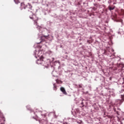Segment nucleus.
<instances>
[{"mask_svg":"<svg viewBox=\"0 0 124 124\" xmlns=\"http://www.w3.org/2000/svg\"><path fill=\"white\" fill-rule=\"evenodd\" d=\"M30 13L32 15V16H30V19H32L34 22V25H37V21H38V17L36 16L33 13H32V12H31Z\"/></svg>","mask_w":124,"mask_h":124,"instance_id":"obj_1","label":"nucleus"},{"mask_svg":"<svg viewBox=\"0 0 124 124\" xmlns=\"http://www.w3.org/2000/svg\"><path fill=\"white\" fill-rule=\"evenodd\" d=\"M44 59V57L43 56H41L39 59H38L37 61H36V63L37 64H42L43 63V60Z\"/></svg>","mask_w":124,"mask_h":124,"instance_id":"obj_2","label":"nucleus"},{"mask_svg":"<svg viewBox=\"0 0 124 124\" xmlns=\"http://www.w3.org/2000/svg\"><path fill=\"white\" fill-rule=\"evenodd\" d=\"M60 91H61L63 94H65V95H67V93H66V91H65V89H64V88L62 87H61Z\"/></svg>","mask_w":124,"mask_h":124,"instance_id":"obj_3","label":"nucleus"},{"mask_svg":"<svg viewBox=\"0 0 124 124\" xmlns=\"http://www.w3.org/2000/svg\"><path fill=\"white\" fill-rule=\"evenodd\" d=\"M118 67H119V72H121V71H122V70H123V68H124V64H119L118 65Z\"/></svg>","mask_w":124,"mask_h":124,"instance_id":"obj_4","label":"nucleus"},{"mask_svg":"<svg viewBox=\"0 0 124 124\" xmlns=\"http://www.w3.org/2000/svg\"><path fill=\"white\" fill-rule=\"evenodd\" d=\"M116 7L115 6H113L112 7L111 6H108V9L109 10H110V11H111V10H114L115 9V8Z\"/></svg>","mask_w":124,"mask_h":124,"instance_id":"obj_5","label":"nucleus"},{"mask_svg":"<svg viewBox=\"0 0 124 124\" xmlns=\"http://www.w3.org/2000/svg\"><path fill=\"white\" fill-rule=\"evenodd\" d=\"M27 7H28V8H29V9H31V8H32V6H31V3H28V5H27Z\"/></svg>","mask_w":124,"mask_h":124,"instance_id":"obj_6","label":"nucleus"},{"mask_svg":"<svg viewBox=\"0 0 124 124\" xmlns=\"http://www.w3.org/2000/svg\"><path fill=\"white\" fill-rule=\"evenodd\" d=\"M54 87L53 90L54 91H57V85H55V84H53Z\"/></svg>","mask_w":124,"mask_h":124,"instance_id":"obj_7","label":"nucleus"},{"mask_svg":"<svg viewBox=\"0 0 124 124\" xmlns=\"http://www.w3.org/2000/svg\"><path fill=\"white\" fill-rule=\"evenodd\" d=\"M77 124H82V120H79V121H77Z\"/></svg>","mask_w":124,"mask_h":124,"instance_id":"obj_8","label":"nucleus"},{"mask_svg":"<svg viewBox=\"0 0 124 124\" xmlns=\"http://www.w3.org/2000/svg\"><path fill=\"white\" fill-rule=\"evenodd\" d=\"M15 3H16V4H17V3H19V0H14Z\"/></svg>","mask_w":124,"mask_h":124,"instance_id":"obj_9","label":"nucleus"},{"mask_svg":"<svg viewBox=\"0 0 124 124\" xmlns=\"http://www.w3.org/2000/svg\"><path fill=\"white\" fill-rule=\"evenodd\" d=\"M93 5L94 6H96V7H97L98 6V4H97V3H94Z\"/></svg>","mask_w":124,"mask_h":124,"instance_id":"obj_10","label":"nucleus"},{"mask_svg":"<svg viewBox=\"0 0 124 124\" xmlns=\"http://www.w3.org/2000/svg\"><path fill=\"white\" fill-rule=\"evenodd\" d=\"M81 105H82V107H84V103L83 102L81 103Z\"/></svg>","mask_w":124,"mask_h":124,"instance_id":"obj_11","label":"nucleus"},{"mask_svg":"<svg viewBox=\"0 0 124 124\" xmlns=\"http://www.w3.org/2000/svg\"><path fill=\"white\" fill-rule=\"evenodd\" d=\"M78 88H82V85L81 84L78 85Z\"/></svg>","mask_w":124,"mask_h":124,"instance_id":"obj_12","label":"nucleus"},{"mask_svg":"<svg viewBox=\"0 0 124 124\" xmlns=\"http://www.w3.org/2000/svg\"><path fill=\"white\" fill-rule=\"evenodd\" d=\"M116 114H117V115H120L119 114V111H116Z\"/></svg>","mask_w":124,"mask_h":124,"instance_id":"obj_13","label":"nucleus"},{"mask_svg":"<svg viewBox=\"0 0 124 124\" xmlns=\"http://www.w3.org/2000/svg\"><path fill=\"white\" fill-rule=\"evenodd\" d=\"M113 110H114V111H115V112H116V108H114Z\"/></svg>","mask_w":124,"mask_h":124,"instance_id":"obj_14","label":"nucleus"},{"mask_svg":"<svg viewBox=\"0 0 124 124\" xmlns=\"http://www.w3.org/2000/svg\"><path fill=\"white\" fill-rule=\"evenodd\" d=\"M113 4H116V3H115V2H114V3H113Z\"/></svg>","mask_w":124,"mask_h":124,"instance_id":"obj_15","label":"nucleus"},{"mask_svg":"<svg viewBox=\"0 0 124 124\" xmlns=\"http://www.w3.org/2000/svg\"><path fill=\"white\" fill-rule=\"evenodd\" d=\"M23 4H24L23 3H21V5H23Z\"/></svg>","mask_w":124,"mask_h":124,"instance_id":"obj_16","label":"nucleus"},{"mask_svg":"<svg viewBox=\"0 0 124 124\" xmlns=\"http://www.w3.org/2000/svg\"><path fill=\"white\" fill-rule=\"evenodd\" d=\"M99 0V1H100V0Z\"/></svg>","mask_w":124,"mask_h":124,"instance_id":"obj_17","label":"nucleus"},{"mask_svg":"<svg viewBox=\"0 0 124 124\" xmlns=\"http://www.w3.org/2000/svg\"><path fill=\"white\" fill-rule=\"evenodd\" d=\"M106 52V50H105V53Z\"/></svg>","mask_w":124,"mask_h":124,"instance_id":"obj_18","label":"nucleus"}]
</instances>
